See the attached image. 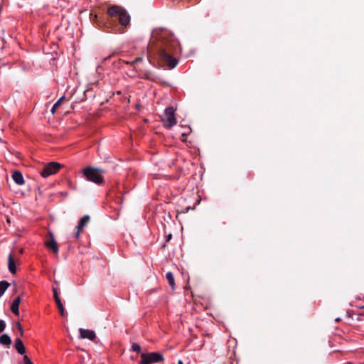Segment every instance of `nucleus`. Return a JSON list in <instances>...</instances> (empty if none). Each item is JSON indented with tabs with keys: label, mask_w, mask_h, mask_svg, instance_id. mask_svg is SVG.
I'll list each match as a JSON object with an SVG mask.
<instances>
[{
	"label": "nucleus",
	"mask_w": 364,
	"mask_h": 364,
	"mask_svg": "<svg viewBox=\"0 0 364 364\" xmlns=\"http://www.w3.org/2000/svg\"><path fill=\"white\" fill-rule=\"evenodd\" d=\"M148 50L149 52L157 55L159 60L171 69L178 64L174 55L180 52V46L173 34L168 30H154Z\"/></svg>",
	"instance_id": "obj_1"
},
{
	"label": "nucleus",
	"mask_w": 364,
	"mask_h": 364,
	"mask_svg": "<svg viewBox=\"0 0 364 364\" xmlns=\"http://www.w3.org/2000/svg\"><path fill=\"white\" fill-rule=\"evenodd\" d=\"M107 14L111 18H117L122 26H126L130 22V16L127 10L118 5H113L107 10Z\"/></svg>",
	"instance_id": "obj_2"
},
{
	"label": "nucleus",
	"mask_w": 364,
	"mask_h": 364,
	"mask_svg": "<svg viewBox=\"0 0 364 364\" xmlns=\"http://www.w3.org/2000/svg\"><path fill=\"white\" fill-rule=\"evenodd\" d=\"M82 172L88 181L96 184L102 183L103 177L101 175V173L104 172L102 170L92 167H87L83 169Z\"/></svg>",
	"instance_id": "obj_3"
},
{
	"label": "nucleus",
	"mask_w": 364,
	"mask_h": 364,
	"mask_svg": "<svg viewBox=\"0 0 364 364\" xmlns=\"http://www.w3.org/2000/svg\"><path fill=\"white\" fill-rule=\"evenodd\" d=\"M175 112L176 109L173 107H168L164 110L161 120L166 128L171 129L176 124L177 120L175 116Z\"/></svg>",
	"instance_id": "obj_4"
},
{
	"label": "nucleus",
	"mask_w": 364,
	"mask_h": 364,
	"mask_svg": "<svg viewBox=\"0 0 364 364\" xmlns=\"http://www.w3.org/2000/svg\"><path fill=\"white\" fill-rule=\"evenodd\" d=\"M161 360H163V355L161 353H142L141 364H152Z\"/></svg>",
	"instance_id": "obj_5"
},
{
	"label": "nucleus",
	"mask_w": 364,
	"mask_h": 364,
	"mask_svg": "<svg viewBox=\"0 0 364 364\" xmlns=\"http://www.w3.org/2000/svg\"><path fill=\"white\" fill-rule=\"evenodd\" d=\"M60 168V164L57 162H50L46 165L41 172L43 177L46 178L55 173Z\"/></svg>",
	"instance_id": "obj_6"
},
{
	"label": "nucleus",
	"mask_w": 364,
	"mask_h": 364,
	"mask_svg": "<svg viewBox=\"0 0 364 364\" xmlns=\"http://www.w3.org/2000/svg\"><path fill=\"white\" fill-rule=\"evenodd\" d=\"M80 336L79 338L80 339H88L90 341H94L96 339V333L94 331L90 329H85L82 328H79Z\"/></svg>",
	"instance_id": "obj_7"
},
{
	"label": "nucleus",
	"mask_w": 364,
	"mask_h": 364,
	"mask_svg": "<svg viewBox=\"0 0 364 364\" xmlns=\"http://www.w3.org/2000/svg\"><path fill=\"white\" fill-rule=\"evenodd\" d=\"M50 240H47L45 242V246L51 250L55 254H57L59 251V248L57 244V242L55 239L54 235L53 232H48Z\"/></svg>",
	"instance_id": "obj_8"
},
{
	"label": "nucleus",
	"mask_w": 364,
	"mask_h": 364,
	"mask_svg": "<svg viewBox=\"0 0 364 364\" xmlns=\"http://www.w3.org/2000/svg\"><path fill=\"white\" fill-rule=\"evenodd\" d=\"M90 221V217L88 215H84L80 218L78 225L77 226V231L74 235V237L75 239H78L80 235V232L84 228L85 226L87 225Z\"/></svg>",
	"instance_id": "obj_9"
},
{
	"label": "nucleus",
	"mask_w": 364,
	"mask_h": 364,
	"mask_svg": "<svg viewBox=\"0 0 364 364\" xmlns=\"http://www.w3.org/2000/svg\"><path fill=\"white\" fill-rule=\"evenodd\" d=\"M12 178L14 182L18 185H23L25 183L23 174L19 171H14L12 173Z\"/></svg>",
	"instance_id": "obj_10"
},
{
	"label": "nucleus",
	"mask_w": 364,
	"mask_h": 364,
	"mask_svg": "<svg viewBox=\"0 0 364 364\" xmlns=\"http://www.w3.org/2000/svg\"><path fill=\"white\" fill-rule=\"evenodd\" d=\"M15 348L20 355H23L26 353V348L19 338L15 340Z\"/></svg>",
	"instance_id": "obj_11"
},
{
	"label": "nucleus",
	"mask_w": 364,
	"mask_h": 364,
	"mask_svg": "<svg viewBox=\"0 0 364 364\" xmlns=\"http://www.w3.org/2000/svg\"><path fill=\"white\" fill-rule=\"evenodd\" d=\"M21 302V297L17 296L12 302L11 306V311L16 316L19 315V304Z\"/></svg>",
	"instance_id": "obj_12"
},
{
	"label": "nucleus",
	"mask_w": 364,
	"mask_h": 364,
	"mask_svg": "<svg viewBox=\"0 0 364 364\" xmlns=\"http://www.w3.org/2000/svg\"><path fill=\"white\" fill-rule=\"evenodd\" d=\"M8 268L9 269V272L11 273V274H16V263L14 260V258H13V256H12V254L10 253L9 255V257H8Z\"/></svg>",
	"instance_id": "obj_13"
},
{
	"label": "nucleus",
	"mask_w": 364,
	"mask_h": 364,
	"mask_svg": "<svg viewBox=\"0 0 364 364\" xmlns=\"http://www.w3.org/2000/svg\"><path fill=\"white\" fill-rule=\"evenodd\" d=\"M0 343L4 346H10L11 340L8 334H2L0 336Z\"/></svg>",
	"instance_id": "obj_14"
},
{
	"label": "nucleus",
	"mask_w": 364,
	"mask_h": 364,
	"mask_svg": "<svg viewBox=\"0 0 364 364\" xmlns=\"http://www.w3.org/2000/svg\"><path fill=\"white\" fill-rule=\"evenodd\" d=\"M9 283L6 281L0 282V298L4 295L6 290L9 287Z\"/></svg>",
	"instance_id": "obj_15"
},
{
	"label": "nucleus",
	"mask_w": 364,
	"mask_h": 364,
	"mask_svg": "<svg viewBox=\"0 0 364 364\" xmlns=\"http://www.w3.org/2000/svg\"><path fill=\"white\" fill-rule=\"evenodd\" d=\"M166 279H167V281L168 282V284L169 285L173 288L174 287V285H175V283H174V278H173V274L171 272H168L166 273Z\"/></svg>",
	"instance_id": "obj_16"
},
{
	"label": "nucleus",
	"mask_w": 364,
	"mask_h": 364,
	"mask_svg": "<svg viewBox=\"0 0 364 364\" xmlns=\"http://www.w3.org/2000/svg\"><path fill=\"white\" fill-rule=\"evenodd\" d=\"M56 302V304H57V306L60 311V315L62 316H65V311H64V308H63V304L61 302V300L60 299H57V301Z\"/></svg>",
	"instance_id": "obj_17"
},
{
	"label": "nucleus",
	"mask_w": 364,
	"mask_h": 364,
	"mask_svg": "<svg viewBox=\"0 0 364 364\" xmlns=\"http://www.w3.org/2000/svg\"><path fill=\"white\" fill-rule=\"evenodd\" d=\"M64 96L61 97L53 106L52 109H51V112L53 114H54L55 112V110L56 109L61 105L63 99H64Z\"/></svg>",
	"instance_id": "obj_18"
},
{
	"label": "nucleus",
	"mask_w": 364,
	"mask_h": 364,
	"mask_svg": "<svg viewBox=\"0 0 364 364\" xmlns=\"http://www.w3.org/2000/svg\"><path fill=\"white\" fill-rule=\"evenodd\" d=\"M132 349L134 352L139 353L141 351V346L136 343H133L132 345Z\"/></svg>",
	"instance_id": "obj_19"
},
{
	"label": "nucleus",
	"mask_w": 364,
	"mask_h": 364,
	"mask_svg": "<svg viewBox=\"0 0 364 364\" xmlns=\"http://www.w3.org/2000/svg\"><path fill=\"white\" fill-rule=\"evenodd\" d=\"M16 327L19 331L20 336H23V330L21 324L19 322L16 323Z\"/></svg>",
	"instance_id": "obj_20"
},
{
	"label": "nucleus",
	"mask_w": 364,
	"mask_h": 364,
	"mask_svg": "<svg viewBox=\"0 0 364 364\" xmlns=\"http://www.w3.org/2000/svg\"><path fill=\"white\" fill-rule=\"evenodd\" d=\"M6 328V323L4 320L0 319V333Z\"/></svg>",
	"instance_id": "obj_21"
},
{
	"label": "nucleus",
	"mask_w": 364,
	"mask_h": 364,
	"mask_svg": "<svg viewBox=\"0 0 364 364\" xmlns=\"http://www.w3.org/2000/svg\"><path fill=\"white\" fill-rule=\"evenodd\" d=\"M23 363L24 364H32V362H31V359L27 355H24L23 356Z\"/></svg>",
	"instance_id": "obj_22"
},
{
	"label": "nucleus",
	"mask_w": 364,
	"mask_h": 364,
	"mask_svg": "<svg viewBox=\"0 0 364 364\" xmlns=\"http://www.w3.org/2000/svg\"><path fill=\"white\" fill-rule=\"evenodd\" d=\"M53 296H54L55 301H57V299H60L58 296V291H57L56 289H55V288L53 289Z\"/></svg>",
	"instance_id": "obj_23"
},
{
	"label": "nucleus",
	"mask_w": 364,
	"mask_h": 364,
	"mask_svg": "<svg viewBox=\"0 0 364 364\" xmlns=\"http://www.w3.org/2000/svg\"><path fill=\"white\" fill-rule=\"evenodd\" d=\"M141 58H136L135 59V60L133 62V63H136V62H139V61H141Z\"/></svg>",
	"instance_id": "obj_24"
},
{
	"label": "nucleus",
	"mask_w": 364,
	"mask_h": 364,
	"mask_svg": "<svg viewBox=\"0 0 364 364\" xmlns=\"http://www.w3.org/2000/svg\"><path fill=\"white\" fill-rule=\"evenodd\" d=\"M188 134V133H183V134H182V136H187Z\"/></svg>",
	"instance_id": "obj_25"
},
{
	"label": "nucleus",
	"mask_w": 364,
	"mask_h": 364,
	"mask_svg": "<svg viewBox=\"0 0 364 364\" xmlns=\"http://www.w3.org/2000/svg\"><path fill=\"white\" fill-rule=\"evenodd\" d=\"M178 364H183V361H182V360H179L178 361Z\"/></svg>",
	"instance_id": "obj_26"
},
{
	"label": "nucleus",
	"mask_w": 364,
	"mask_h": 364,
	"mask_svg": "<svg viewBox=\"0 0 364 364\" xmlns=\"http://www.w3.org/2000/svg\"><path fill=\"white\" fill-rule=\"evenodd\" d=\"M341 321V318H336V321Z\"/></svg>",
	"instance_id": "obj_27"
},
{
	"label": "nucleus",
	"mask_w": 364,
	"mask_h": 364,
	"mask_svg": "<svg viewBox=\"0 0 364 364\" xmlns=\"http://www.w3.org/2000/svg\"><path fill=\"white\" fill-rule=\"evenodd\" d=\"M171 237V235H170L169 236H168V238L170 239Z\"/></svg>",
	"instance_id": "obj_28"
}]
</instances>
